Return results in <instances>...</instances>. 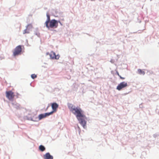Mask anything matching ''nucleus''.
<instances>
[{"mask_svg":"<svg viewBox=\"0 0 159 159\" xmlns=\"http://www.w3.org/2000/svg\"><path fill=\"white\" fill-rule=\"evenodd\" d=\"M44 159H53V157L49 153H47L44 155Z\"/></svg>","mask_w":159,"mask_h":159,"instance_id":"nucleus-9","label":"nucleus"},{"mask_svg":"<svg viewBox=\"0 0 159 159\" xmlns=\"http://www.w3.org/2000/svg\"><path fill=\"white\" fill-rule=\"evenodd\" d=\"M33 27V26L31 24H28L26 27L27 29L29 30L30 29L32 28Z\"/></svg>","mask_w":159,"mask_h":159,"instance_id":"nucleus-13","label":"nucleus"},{"mask_svg":"<svg viewBox=\"0 0 159 159\" xmlns=\"http://www.w3.org/2000/svg\"><path fill=\"white\" fill-rule=\"evenodd\" d=\"M58 105L56 103H53L52 104V107L53 111L51 112H53V113L57 111V109L58 107Z\"/></svg>","mask_w":159,"mask_h":159,"instance_id":"nucleus-8","label":"nucleus"},{"mask_svg":"<svg viewBox=\"0 0 159 159\" xmlns=\"http://www.w3.org/2000/svg\"><path fill=\"white\" fill-rule=\"evenodd\" d=\"M22 51V48L20 45H19L15 48L13 51V55L15 57L20 54Z\"/></svg>","mask_w":159,"mask_h":159,"instance_id":"nucleus-3","label":"nucleus"},{"mask_svg":"<svg viewBox=\"0 0 159 159\" xmlns=\"http://www.w3.org/2000/svg\"><path fill=\"white\" fill-rule=\"evenodd\" d=\"M53 114V112H50L46 113L44 114H42L39 115L38 117L39 120L46 117L47 116H48Z\"/></svg>","mask_w":159,"mask_h":159,"instance_id":"nucleus-6","label":"nucleus"},{"mask_svg":"<svg viewBox=\"0 0 159 159\" xmlns=\"http://www.w3.org/2000/svg\"><path fill=\"white\" fill-rule=\"evenodd\" d=\"M47 20L45 22V24L46 25L48 26L47 23H49V22L50 20V17L49 15L48 14H47Z\"/></svg>","mask_w":159,"mask_h":159,"instance_id":"nucleus-10","label":"nucleus"},{"mask_svg":"<svg viewBox=\"0 0 159 159\" xmlns=\"http://www.w3.org/2000/svg\"><path fill=\"white\" fill-rule=\"evenodd\" d=\"M67 105L70 111L76 115L77 118L80 121V124L84 128H85L86 126V121L83 118L85 116L82 114V111L81 109L80 108L75 107L71 103H68Z\"/></svg>","mask_w":159,"mask_h":159,"instance_id":"nucleus-1","label":"nucleus"},{"mask_svg":"<svg viewBox=\"0 0 159 159\" xmlns=\"http://www.w3.org/2000/svg\"><path fill=\"white\" fill-rule=\"evenodd\" d=\"M39 149L42 152H43L45 150V147L42 145H41L39 146Z\"/></svg>","mask_w":159,"mask_h":159,"instance_id":"nucleus-12","label":"nucleus"},{"mask_svg":"<svg viewBox=\"0 0 159 159\" xmlns=\"http://www.w3.org/2000/svg\"><path fill=\"white\" fill-rule=\"evenodd\" d=\"M128 86L127 83L123 81L120 83L116 87V89L118 90H120L122 89L125 88Z\"/></svg>","mask_w":159,"mask_h":159,"instance_id":"nucleus-5","label":"nucleus"},{"mask_svg":"<svg viewBox=\"0 0 159 159\" xmlns=\"http://www.w3.org/2000/svg\"><path fill=\"white\" fill-rule=\"evenodd\" d=\"M37 76L36 75H35V74H33L31 75V77L33 79H34L35 78H36L37 77Z\"/></svg>","mask_w":159,"mask_h":159,"instance_id":"nucleus-15","label":"nucleus"},{"mask_svg":"<svg viewBox=\"0 0 159 159\" xmlns=\"http://www.w3.org/2000/svg\"><path fill=\"white\" fill-rule=\"evenodd\" d=\"M27 29H26L25 30H24V32H23L24 34H26V33H29V31H27Z\"/></svg>","mask_w":159,"mask_h":159,"instance_id":"nucleus-16","label":"nucleus"},{"mask_svg":"<svg viewBox=\"0 0 159 159\" xmlns=\"http://www.w3.org/2000/svg\"><path fill=\"white\" fill-rule=\"evenodd\" d=\"M116 74H117V75H118V76H119V77H120V79H122V80H124L125 79V77H121L119 74V72H118V71H117L116 72Z\"/></svg>","mask_w":159,"mask_h":159,"instance_id":"nucleus-14","label":"nucleus"},{"mask_svg":"<svg viewBox=\"0 0 159 159\" xmlns=\"http://www.w3.org/2000/svg\"><path fill=\"white\" fill-rule=\"evenodd\" d=\"M138 72L139 74L140 75H144L145 74V72L141 70V69H138Z\"/></svg>","mask_w":159,"mask_h":159,"instance_id":"nucleus-11","label":"nucleus"},{"mask_svg":"<svg viewBox=\"0 0 159 159\" xmlns=\"http://www.w3.org/2000/svg\"><path fill=\"white\" fill-rule=\"evenodd\" d=\"M6 97L10 100H11L14 98L15 94L14 93L11 91H6Z\"/></svg>","mask_w":159,"mask_h":159,"instance_id":"nucleus-4","label":"nucleus"},{"mask_svg":"<svg viewBox=\"0 0 159 159\" xmlns=\"http://www.w3.org/2000/svg\"><path fill=\"white\" fill-rule=\"evenodd\" d=\"M47 25L46 26L48 29L50 28H57L58 25V22L55 19L52 20L49 22V23H47Z\"/></svg>","mask_w":159,"mask_h":159,"instance_id":"nucleus-2","label":"nucleus"},{"mask_svg":"<svg viewBox=\"0 0 159 159\" xmlns=\"http://www.w3.org/2000/svg\"><path fill=\"white\" fill-rule=\"evenodd\" d=\"M49 56L50 58L52 59L58 60L60 57V56L59 55H56V53L53 52H51L49 54Z\"/></svg>","mask_w":159,"mask_h":159,"instance_id":"nucleus-7","label":"nucleus"}]
</instances>
